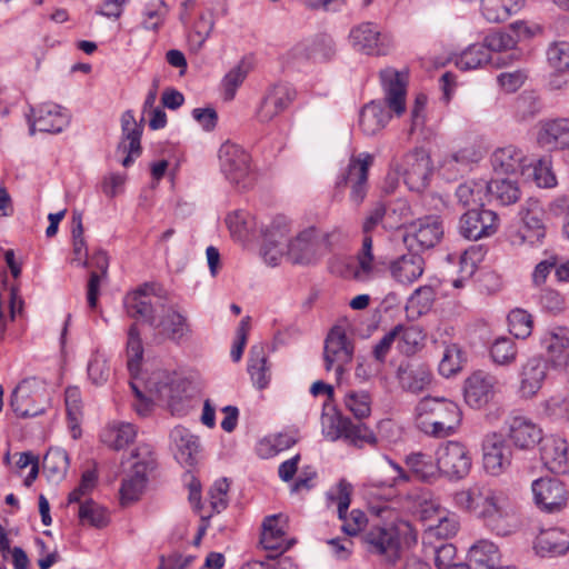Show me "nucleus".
<instances>
[{
	"instance_id": "obj_2",
	"label": "nucleus",
	"mask_w": 569,
	"mask_h": 569,
	"mask_svg": "<svg viewBox=\"0 0 569 569\" xmlns=\"http://www.w3.org/2000/svg\"><path fill=\"white\" fill-rule=\"evenodd\" d=\"M479 516L499 536L509 535L516 527V508L503 490L486 488Z\"/></svg>"
},
{
	"instance_id": "obj_6",
	"label": "nucleus",
	"mask_w": 569,
	"mask_h": 569,
	"mask_svg": "<svg viewBox=\"0 0 569 569\" xmlns=\"http://www.w3.org/2000/svg\"><path fill=\"white\" fill-rule=\"evenodd\" d=\"M327 249V237L316 228L310 227L300 231L287 242V259L293 264H312Z\"/></svg>"
},
{
	"instance_id": "obj_11",
	"label": "nucleus",
	"mask_w": 569,
	"mask_h": 569,
	"mask_svg": "<svg viewBox=\"0 0 569 569\" xmlns=\"http://www.w3.org/2000/svg\"><path fill=\"white\" fill-rule=\"evenodd\" d=\"M373 162V157L369 153H361L357 158H351L345 173L337 182L338 187L346 186L350 188V201L355 206H360L368 192V170Z\"/></svg>"
},
{
	"instance_id": "obj_3",
	"label": "nucleus",
	"mask_w": 569,
	"mask_h": 569,
	"mask_svg": "<svg viewBox=\"0 0 569 569\" xmlns=\"http://www.w3.org/2000/svg\"><path fill=\"white\" fill-rule=\"evenodd\" d=\"M49 400L47 383L37 377L20 381L10 396V408L19 418H33L44 413Z\"/></svg>"
},
{
	"instance_id": "obj_58",
	"label": "nucleus",
	"mask_w": 569,
	"mask_h": 569,
	"mask_svg": "<svg viewBox=\"0 0 569 569\" xmlns=\"http://www.w3.org/2000/svg\"><path fill=\"white\" fill-rule=\"evenodd\" d=\"M147 483V475L143 471L132 470V473L128 475L122 480L120 489L122 503L134 501L142 493Z\"/></svg>"
},
{
	"instance_id": "obj_54",
	"label": "nucleus",
	"mask_w": 569,
	"mask_h": 569,
	"mask_svg": "<svg viewBox=\"0 0 569 569\" xmlns=\"http://www.w3.org/2000/svg\"><path fill=\"white\" fill-rule=\"evenodd\" d=\"M78 516L81 525H89L100 529L109 523L107 510L91 499L80 503Z\"/></svg>"
},
{
	"instance_id": "obj_37",
	"label": "nucleus",
	"mask_w": 569,
	"mask_h": 569,
	"mask_svg": "<svg viewBox=\"0 0 569 569\" xmlns=\"http://www.w3.org/2000/svg\"><path fill=\"white\" fill-rule=\"evenodd\" d=\"M390 118L381 102L371 101L360 111L359 128L366 136H375L388 124Z\"/></svg>"
},
{
	"instance_id": "obj_4",
	"label": "nucleus",
	"mask_w": 569,
	"mask_h": 569,
	"mask_svg": "<svg viewBox=\"0 0 569 569\" xmlns=\"http://www.w3.org/2000/svg\"><path fill=\"white\" fill-rule=\"evenodd\" d=\"M219 168L224 178L239 189H248L254 182L250 154L239 144L226 141L218 151Z\"/></svg>"
},
{
	"instance_id": "obj_35",
	"label": "nucleus",
	"mask_w": 569,
	"mask_h": 569,
	"mask_svg": "<svg viewBox=\"0 0 569 569\" xmlns=\"http://www.w3.org/2000/svg\"><path fill=\"white\" fill-rule=\"evenodd\" d=\"M461 70H472L490 64L495 68L508 66V61L501 58H495L482 43H475L461 52L456 61Z\"/></svg>"
},
{
	"instance_id": "obj_10",
	"label": "nucleus",
	"mask_w": 569,
	"mask_h": 569,
	"mask_svg": "<svg viewBox=\"0 0 569 569\" xmlns=\"http://www.w3.org/2000/svg\"><path fill=\"white\" fill-rule=\"evenodd\" d=\"M443 236V224L439 216L418 218L405 226V242L411 248L426 250L437 246Z\"/></svg>"
},
{
	"instance_id": "obj_30",
	"label": "nucleus",
	"mask_w": 569,
	"mask_h": 569,
	"mask_svg": "<svg viewBox=\"0 0 569 569\" xmlns=\"http://www.w3.org/2000/svg\"><path fill=\"white\" fill-rule=\"evenodd\" d=\"M389 271L398 283L411 284L422 276L425 259L413 252L405 253L390 262Z\"/></svg>"
},
{
	"instance_id": "obj_24",
	"label": "nucleus",
	"mask_w": 569,
	"mask_h": 569,
	"mask_svg": "<svg viewBox=\"0 0 569 569\" xmlns=\"http://www.w3.org/2000/svg\"><path fill=\"white\" fill-rule=\"evenodd\" d=\"M296 98V90L288 83H278L269 89L257 111L260 122L267 123L284 111Z\"/></svg>"
},
{
	"instance_id": "obj_64",
	"label": "nucleus",
	"mask_w": 569,
	"mask_h": 569,
	"mask_svg": "<svg viewBox=\"0 0 569 569\" xmlns=\"http://www.w3.org/2000/svg\"><path fill=\"white\" fill-rule=\"evenodd\" d=\"M549 64L557 71L569 70V42L557 41L549 46L547 50Z\"/></svg>"
},
{
	"instance_id": "obj_44",
	"label": "nucleus",
	"mask_w": 569,
	"mask_h": 569,
	"mask_svg": "<svg viewBox=\"0 0 569 569\" xmlns=\"http://www.w3.org/2000/svg\"><path fill=\"white\" fill-rule=\"evenodd\" d=\"M348 419L340 415L332 403L323 402L321 426L322 433L328 440L336 441L343 438Z\"/></svg>"
},
{
	"instance_id": "obj_47",
	"label": "nucleus",
	"mask_w": 569,
	"mask_h": 569,
	"mask_svg": "<svg viewBox=\"0 0 569 569\" xmlns=\"http://www.w3.org/2000/svg\"><path fill=\"white\" fill-rule=\"evenodd\" d=\"M406 465L422 481L432 482L440 477L437 462L435 463L432 457L427 453L412 452L408 455Z\"/></svg>"
},
{
	"instance_id": "obj_56",
	"label": "nucleus",
	"mask_w": 569,
	"mask_h": 569,
	"mask_svg": "<svg viewBox=\"0 0 569 569\" xmlns=\"http://www.w3.org/2000/svg\"><path fill=\"white\" fill-rule=\"evenodd\" d=\"M72 240H73V258L71 262H77L79 266H88V250L83 238L82 214L78 211L73 212L72 217Z\"/></svg>"
},
{
	"instance_id": "obj_18",
	"label": "nucleus",
	"mask_w": 569,
	"mask_h": 569,
	"mask_svg": "<svg viewBox=\"0 0 569 569\" xmlns=\"http://www.w3.org/2000/svg\"><path fill=\"white\" fill-rule=\"evenodd\" d=\"M28 122L30 136H34L36 131L59 133L68 127L70 118L60 106L43 103L36 110L31 109Z\"/></svg>"
},
{
	"instance_id": "obj_8",
	"label": "nucleus",
	"mask_w": 569,
	"mask_h": 569,
	"mask_svg": "<svg viewBox=\"0 0 569 569\" xmlns=\"http://www.w3.org/2000/svg\"><path fill=\"white\" fill-rule=\"evenodd\" d=\"M351 47L367 56H387L390 53L393 41L390 34L381 32L373 22H362L349 32Z\"/></svg>"
},
{
	"instance_id": "obj_33",
	"label": "nucleus",
	"mask_w": 569,
	"mask_h": 569,
	"mask_svg": "<svg viewBox=\"0 0 569 569\" xmlns=\"http://www.w3.org/2000/svg\"><path fill=\"white\" fill-rule=\"evenodd\" d=\"M280 221H274L271 229L266 233L264 243L261 248V254L264 262L271 267L278 266L286 256L287 243L282 240L288 233L286 223L280 226Z\"/></svg>"
},
{
	"instance_id": "obj_36",
	"label": "nucleus",
	"mask_w": 569,
	"mask_h": 569,
	"mask_svg": "<svg viewBox=\"0 0 569 569\" xmlns=\"http://www.w3.org/2000/svg\"><path fill=\"white\" fill-rule=\"evenodd\" d=\"M397 375L401 387L412 393L422 392L432 380L431 370L422 363L401 365Z\"/></svg>"
},
{
	"instance_id": "obj_57",
	"label": "nucleus",
	"mask_w": 569,
	"mask_h": 569,
	"mask_svg": "<svg viewBox=\"0 0 569 569\" xmlns=\"http://www.w3.org/2000/svg\"><path fill=\"white\" fill-rule=\"evenodd\" d=\"M336 42L328 33L316 34L307 47L309 58L328 61L336 54Z\"/></svg>"
},
{
	"instance_id": "obj_15",
	"label": "nucleus",
	"mask_w": 569,
	"mask_h": 569,
	"mask_svg": "<svg viewBox=\"0 0 569 569\" xmlns=\"http://www.w3.org/2000/svg\"><path fill=\"white\" fill-rule=\"evenodd\" d=\"M148 388L157 393L159 400H162L170 408L172 413H184L189 396L186 392V383L182 380H169L163 372L153 373L148 380Z\"/></svg>"
},
{
	"instance_id": "obj_1",
	"label": "nucleus",
	"mask_w": 569,
	"mask_h": 569,
	"mask_svg": "<svg viewBox=\"0 0 569 569\" xmlns=\"http://www.w3.org/2000/svg\"><path fill=\"white\" fill-rule=\"evenodd\" d=\"M416 425L420 431L435 438L449 437L458 430L462 420L459 406L440 397H425L415 409Z\"/></svg>"
},
{
	"instance_id": "obj_14",
	"label": "nucleus",
	"mask_w": 569,
	"mask_h": 569,
	"mask_svg": "<svg viewBox=\"0 0 569 569\" xmlns=\"http://www.w3.org/2000/svg\"><path fill=\"white\" fill-rule=\"evenodd\" d=\"M521 227L517 238L519 243H529L538 246L542 243L546 237V226L543 223V209L538 199L529 198L521 206L519 211Z\"/></svg>"
},
{
	"instance_id": "obj_20",
	"label": "nucleus",
	"mask_w": 569,
	"mask_h": 569,
	"mask_svg": "<svg viewBox=\"0 0 569 569\" xmlns=\"http://www.w3.org/2000/svg\"><path fill=\"white\" fill-rule=\"evenodd\" d=\"M156 318L153 327L166 339L180 342L191 336V326L188 317L173 306H162Z\"/></svg>"
},
{
	"instance_id": "obj_29",
	"label": "nucleus",
	"mask_w": 569,
	"mask_h": 569,
	"mask_svg": "<svg viewBox=\"0 0 569 569\" xmlns=\"http://www.w3.org/2000/svg\"><path fill=\"white\" fill-rule=\"evenodd\" d=\"M507 436L519 449H530L542 440L541 429L530 419L521 416L512 417L509 420Z\"/></svg>"
},
{
	"instance_id": "obj_50",
	"label": "nucleus",
	"mask_w": 569,
	"mask_h": 569,
	"mask_svg": "<svg viewBox=\"0 0 569 569\" xmlns=\"http://www.w3.org/2000/svg\"><path fill=\"white\" fill-rule=\"evenodd\" d=\"M122 140L118 146V151H137L140 149V139L142 134L141 126L137 123L133 112L128 110L121 117Z\"/></svg>"
},
{
	"instance_id": "obj_43",
	"label": "nucleus",
	"mask_w": 569,
	"mask_h": 569,
	"mask_svg": "<svg viewBox=\"0 0 569 569\" xmlns=\"http://www.w3.org/2000/svg\"><path fill=\"white\" fill-rule=\"evenodd\" d=\"M137 436V430L131 423L119 422L108 426L101 433V440L114 450H121Z\"/></svg>"
},
{
	"instance_id": "obj_45",
	"label": "nucleus",
	"mask_w": 569,
	"mask_h": 569,
	"mask_svg": "<svg viewBox=\"0 0 569 569\" xmlns=\"http://www.w3.org/2000/svg\"><path fill=\"white\" fill-rule=\"evenodd\" d=\"M442 356L439 362V373L442 377L450 378L462 369L466 361L465 352L458 343L442 341Z\"/></svg>"
},
{
	"instance_id": "obj_61",
	"label": "nucleus",
	"mask_w": 569,
	"mask_h": 569,
	"mask_svg": "<svg viewBox=\"0 0 569 569\" xmlns=\"http://www.w3.org/2000/svg\"><path fill=\"white\" fill-rule=\"evenodd\" d=\"M480 159V153L472 147L462 148L443 160V168L447 170L465 171L470 163Z\"/></svg>"
},
{
	"instance_id": "obj_27",
	"label": "nucleus",
	"mask_w": 569,
	"mask_h": 569,
	"mask_svg": "<svg viewBox=\"0 0 569 569\" xmlns=\"http://www.w3.org/2000/svg\"><path fill=\"white\" fill-rule=\"evenodd\" d=\"M537 142L549 151L568 149L569 119L558 118L540 122Z\"/></svg>"
},
{
	"instance_id": "obj_21",
	"label": "nucleus",
	"mask_w": 569,
	"mask_h": 569,
	"mask_svg": "<svg viewBox=\"0 0 569 569\" xmlns=\"http://www.w3.org/2000/svg\"><path fill=\"white\" fill-rule=\"evenodd\" d=\"M365 542L370 553L381 557L388 565L392 566L399 559V539L392 528H371L365 536Z\"/></svg>"
},
{
	"instance_id": "obj_34",
	"label": "nucleus",
	"mask_w": 569,
	"mask_h": 569,
	"mask_svg": "<svg viewBox=\"0 0 569 569\" xmlns=\"http://www.w3.org/2000/svg\"><path fill=\"white\" fill-rule=\"evenodd\" d=\"M174 445V457L179 463L191 467L196 463L199 452V439L183 427H176L170 433Z\"/></svg>"
},
{
	"instance_id": "obj_53",
	"label": "nucleus",
	"mask_w": 569,
	"mask_h": 569,
	"mask_svg": "<svg viewBox=\"0 0 569 569\" xmlns=\"http://www.w3.org/2000/svg\"><path fill=\"white\" fill-rule=\"evenodd\" d=\"M541 410L552 421L569 422V392L551 396L541 402Z\"/></svg>"
},
{
	"instance_id": "obj_63",
	"label": "nucleus",
	"mask_w": 569,
	"mask_h": 569,
	"mask_svg": "<svg viewBox=\"0 0 569 569\" xmlns=\"http://www.w3.org/2000/svg\"><path fill=\"white\" fill-rule=\"evenodd\" d=\"M345 405L358 419L366 418L371 412V398L367 391H350L345 397Z\"/></svg>"
},
{
	"instance_id": "obj_46",
	"label": "nucleus",
	"mask_w": 569,
	"mask_h": 569,
	"mask_svg": "<svg viewBox=\"0 0 569 569\" xmlns=\"http://www.w3.org/2000/svg\"><path fill=\"white\" fill-rule=\"evenodd\" d=\"M541 343L555 365H560V359L569 348V330L565 327H557L548 330Z\"/></svg>"
},
{
	"instance_id": "obj_39",
	"label": "nucleus",
	"mask_w": 569,
	"mask_h": 569,
	"mask_svg": "<svg viewBox=\"0 0 569 569\" xmlns=\"http://www.w3.org/2000/svg\"><path fill=\"white\" fill-rule=\"evenodd\" d=\"M248 372L250 373L253 385L258 389H264L268 387L271 373L263 346L256 345L251 347Z\"/></svg>"
},
{
	"instance_id": "obj_28",
	"label": "nucleus",
	"mask_w": 569,
	"mask_h": 569,
	"mask_svg": "<svg viewBox=\"0 0 569 569\" xmlns=\"http://www.w3.org/2000/svg\"><path fill=\"white\" fill-rule=\"evenodd\" d=\"M491 166L497 173L516 174L525 173L531 162L523 151L515 146L498 148L491 154Z\"/></svg>"
},
{
	"instance_id": "obj_49",
	"label": "nucleus",
	"mask_w": 569,
	"mask_h": 569,
	"mask_svg": "<svg viewBox=\"0 0 569 569\" xmlns=\"http://www.w3.org/2000/svg\"><path fill=\"white\" fill-rule=\"evenodd\" d=\"M399 328L400 330L397 331V341L400 352L407 356L415 355L423 346L425 333L422 329L418 326L398 325L393 327V329Z\"/></svg>"
},
{
	"instance_id": "obj_7",
	"label": "nucleus",
	"mask_w": 569,
	"mask_h": 569,
	"mask_svg": "<svg viewBox=\"0 0 569 569\" xmlns=\"http://www.w3.org/2000/svg\"><path fill=\"white\" fill-rule=\"evenodd\" d=\"M439 476L450 480H461L471 470L472 459L467 447L459 441H447L436 452Z\"/></svg>"
},
{
	"instance_id": "obj_16",
	"label": "nucleus",
	"mask_w": 569,
	"mask_h": 569,
	"mask_svg": "<svg viewBox=\"0 0 569 569\" xmlns=\"http://www.w3.org/2000/svg\"><path fill=\"white\" fill-rule=\"evenodd\" d=\"M498 226L499 218L495 211L472 208L460 218L459 231L468 240H478L496 233Z\"/></svg>"
},
{
	"instance_id": "obj_52",
	"label": "nucleus",
	"mask_w": 569,
	"mask_h": 569,
	"mask_svg": "<svg viewBox=\"0 0 569 569\" xmlns=\"http://www.w3.org/2000/svg\"><path fill=\"white\" fill-rule=\"evenodd\" d=\"M379 471L381 473H392L386 479H381L379 477H373L371 479V485L376 487H397L402 482H408L410 480V476L408 472L403 470L401 466L396 463L393 460L388 457L383 458V463L379 466Z\"/></svg>"
},
{
	"instance_id": "obj_31",
	"label": "nucleus",
	"mask_w": 569,
	"mask_h": 569,
	"mask_svg": "<svg viewBox=\"0 0 569 569\" xmlns=\"http://www.w3.org/2000/svg\"><path fill=\"white\" fill-rule=\"evenodd\" d=\"M535 550L541 557H559L569 550V533L560 528L541 530L535 540Z\"/></svg>"
},
{
	"instance_id": "obj_23",
	"label": "nucleus",
	"mask_w": 569,
	"mask_h": 569,
	"mask_svg": "<svg viewBox=\"0 0 569 569\" xmlns=\"http://www.w3.org/2000/svg\"><path fill=\"white\" fill-rule=\"evenodd\" d=\"M497 379L485 371L473 372L465 382L463 396L466 402L472 408H482L488 405L496 393Z\"/></svg>"
},
{
	"instance_id": "obj_48",
	"label": "nucleus",
	"mask_w": 569,
	"mask_h": 569,
	"mask_svg": "<svg viewBox=\"0 0 569 569\" xmlns=\"http://www.w3.org/2000/svg\"><path fill=\"white\" fill-rule=\"evenodd\" d=\"M456 196L463 207H482L488 198L487 181L471 180L461 183L456 190Z\"/></svg>"
},
{
	"instance_id": "obj_38",
	"label": "nucleus",
	"mask_w": 569,
	"mask_h": 569,
	"mask_svg": "<svg viewBox=\"0 0 569 569\" xmlns=\"http://www.w3.org/2000/svg\"><path fill=\"white\" fill-rule=\"evenodd\" d=\"M498 547L489 540H479L468 552V561L473 569H495L500 563Z\"/></svg>"
},
{
	"instance_id": "obj_32",
	"label": "nucleus",
	"mask_w": 569,
	"mask_h": 569,
	"mask_svg": "<svg viewBox=\"0 0 569 569\" xmlns=\"http://www.w3.org/2000/svg\"><path fill=\"white\" fill-rule=\"evenodd\" d=\"M548 366L546 360L533 357L522 366L520 373V391L525 397H533L541 389L547 377Z\"/></svg>"
},
{
	"instance_id": "obj_41",
	"label": "nucleus",
	"mask_w": 569,
	"mask_h": 569,
	"mask_svg": "<svg viewBox=\"0 0 569 569\" xmlns=\"http://www.w3.org/2000/svg\"><path fill=\"white\" fill-rule=\"evenodd\" d=\"M522 8L519 0H481V12L489 22L506 21Z\"/></svg>"
},
{
	"instance_id": "obj_42",
	"label": "nucleus",
	"mask_w": 569,
	"mask_h": 569,
	"mask_svg": "<svg viewBox=\"0 0 569 569\" xmlns=\"http://www.w3.org/2000/svg\"><path fill=\"white\" fill-rule=\"evenodd\" d=\"M487 193L488 198L496 200L502 206L513 204L521 197L518 183L510 179L490 180L487 182Z\"/></svg>"
},
{
	"instance_id": "obj_40",
	"label": "nucleus",
	"mask_w": 569,
	"mask_h": 569,
	"mask_svg": "<svg viewBox=\"0 0 569 569\" xmlns=\"http://www.w3.org/2000/svg\"><path fill=\"white\" fill-rule=\"evenodd\" d=\"M483 47L495 56V58H501L508 61V64L518 59L519 53L512 51L517 44L515 37L507 32H492L485 37Z\"/></svg>"
},
{
	"instance_id": "obj_9",
	"label": "nucleus",
	"mask_w": 569,
	"mask_h": 569,
	"mask_svg": "<svg viewBox=\"0 0 569 569\" xmlns=\"http://www.w3.org/2000/svg\"><path fill=\"white\" fill-rule=\"evenodd\" d=\"M353 343L347 337L346 330L335 326L325 340L323 360L327 371L335 370L337 379L346 371V366L352 361Z\"/></svg>"
},
{
	"instance_id": "obj_25",
	"label": "nucleus",
	"mask_w": 569,
	"mask_h": 569,
	"mask_svg": "<svg viewBox=\"0 0 569 569\" xmlns=\"http://www.w3.org/2000/svg\"><path fill=\"white\" fill-rule=\"evenodd\" d=\"M540 457L545 467L553 473L569 472V443L567 439L548 436L542 438Z\"/></svg>"
},
{
	"instance_id": "obj_55",
	"label": "nucleus",
	"mask_w": 569,
	"mask_h": 569,
	"mask_svg": "<svg viewBox=\"0 0 569 569\" xmlns=\"http://www.w3.org/2000/svg\"><path fill=\"white\" fill-rule=\"evenodd\" d=\"M128 369L134 378L139 372L140 362L143 356V346L137 325H131L128 330L127 341Z\"/></svg>"
},
{
	"instance_id": "obj_62",
	"label": "nucleus",
	"mask_w": 569,
	"mask_h": 569,
	"mask_svg": "<svg viewBox=\"0 0 569 569\" xmlns=\"http://www.w3.org/2000/svg\"><path fill=\"white\" fill-rule=\"evenodd\" d=\"M492 360L501 366L510 365L516 360L517 349L510 338H497L490 349Z\"/></svg>"
},
{
	"instance_id": "obj_13",
	"label": "nucleus",
	"mask_w": 569,
	"mask_h": 569,
	"mask_svg": "<svg viewBox=\"0 0 569 569\" xmlns=\"http://www.w3.org/2000/svg\"><path fill=\"white\" fill-rule=\"evenodd\" d=\"M124 308L129 317L154 325L163 303L154 296V286L144 283L124 297Z\"/></svg>"
},
{
	"instance_id": "obj_12",
	"label": "nucleus",
	"mask_w": 569,
	"mask_h": 569,
	"mask_svg": "<svg viewBox=\"0 0 569 569\" xmlns=\"http://www.w3.org/2000/svg\"><path fill=\"white\" fill-rule=\"evenodd\" d=\"M379 76L385 92V104L395 116L401 117L407 108L408 70L387 67L380 71Z\"/></svg>"
},
{
	"instance_id": "obj_59",
	"label": "nucleus",
	"mask_w": 569,
	"mask_h": 569,
	"mask_svg": "<svg viewBox=\"0 0 569 569\" xmlns=\"http://www.w3.org/2000/svg\"><path fill=\"white\" fill-rule=\"evenodd\" d=\"M483 491L486 487L473 486L466 490H460L455 495V502L461 509L473 511L479 515L481 510Z\"/></svg>"
},
{
	"instance_id": "obj_22",
	"label": "nucleus",
	"mask_w": 569,
	"mask_h": 569,
	"mask_svg": "<svg viewBox=\"0 0 569 569\" xmlns=\"http://www.w3.org/2000/svg\"><path fill=\"white\" fill-rule=\"evenodd\" d=\"M351 492L352 486L345 479H341L337 486V496L332 497V499L337 501L338 516L343 521L342 531L348 536H356L366 527L368 519L366 513L359 509H353L349 517H347L346 513L350 506Z\"/></svg>"
},
{
	"instance_id": "obj_26",
	"label": "nucleus",
	"mask_w": 569,
	"mask_h": 569,
	"mask_svg": "<svg viewBox=\"0 0 569 569\" xmlns=\"http://www.w3.org/2000/svg\"><path fill=\"white\" fill-rule=\"evenodd\" d=\"M287 522L288 518L282 513L264 518L260 537L263 549L282 553L290 548V542L287 539Z\"/></svg>"
},
{
	"instance_id": "obj_17",
	"label": "nucleus",
	"mask_w": 569,
	"mask_h": 569,
	"mask_svg": "<svg viewBox=\"0 0 569 569\" xmlns=\"http://www.w3.org/2000/svg\"><path fill=\"white\" fill-rule=\"evenodd\" d=\"M512 452L501 435L490 433L482 442V463L487 473L499 476L511 465Z\"/></svg>"
},
{
	"instance_id": "obj_19",
	"label": "nucleus",
	"mask_w": 569,
	"mask_h": 569,
	"mask_svg": "<svg viewBox=\"0 0 569 569\" xmlns=\"http://www.w3.org/2000/svg\"><path fill=\"white\" fill-rule=\"evenodd\" d=\"M536 505L548 512L561 510L568 501L565 485L557 478H540L531 485Z\"/></svg>"
},
{
	"instance_id": "obj_60",
	"label": "nucleus",
	"mask_w": 569,
	"mask_h": 569,
	"mask_svg": "<svg viewBox=\"0 0 569 569\" xmlns=\"http://www.w3.org/2000/svg\"><path fill=\"white\" fill-rule=\"evenodd\" d=\"M375 272V258L357 256L356 262L347 264L343 277L365 282L373 278Z\"/></svg>"
},
{
	"instance_id": "obj_5",
	"label": "nucleus",
	"mask_w": 569,
	"mask_h": 569,
	"mask_svg": "<svg viewBox=\"0 0 569 569\" xmlns=\"http://www.w3.org/2000/svg\"><path fill=\"white\" fill-rule=\"evenodd\" d=\"M392 167L403 177L408 188L417 192L426 189L432 172L430 156L422 148H415L400 160L395 159Z\"/></svg>"
},
{
	"instance_id": "obj_51",
	"label": "nucleus",
	"mask_w": 569,
	"mask_h": 569,
	"mask_svg": "<svg viewBox=\"0 0 569 569\" xmlns=\"http://www.w3.org/2000/svg\"><path fill=\"white\" fill-rule=\"evenodd\" d=\"M42 468L51 481L63 479L69 468L68 453L59 448L50 449L43 458Z\"/></svg>"
}]
</instances>
